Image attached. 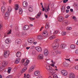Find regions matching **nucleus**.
<instances>
[{"mask_svg":"<svg viewBox=\"0 0 78 78\" xmlns=\"http://www.w3.org/2000/svg\"><path fill=\"white\" fill-rule=\"evenodd\" d=\"M73 19H74V20H76V17H75V16H73Z\"/></svg>","mask_w":78,"mask_h":78,"instance_id":"338daca9","label":"nucleus"},{"mask_svg":"<svg viewBox=\"0 0 78 78\" xmlns=\"http://www.w3.org/2000/svg\"><path fill=\"white\" fill-rule=\"evenodd\" d=\"M56 53L55 52H53L52 54V55H56Z\"/></svg>","mask_w":78,"mask_h":78,"instance_id":"e2e57ef3","label":"nucleus"},{"mask_svg":"<svg viewBox=\"0 0 78 78\" xmlns=\"http://www.w3.org/2000/svg\"><path fill=\"white\" fill-rule=\"evenodd\" d=\"M66 71L65 70H62L61 71V72L62 73V75H64V73H65V72H66Z\"/></svg>","mask_w":78,"mask_h":78,"instance_id":"79ce46f5","label":"nucleus"},{"mask_svg":"<svg viewBox=\"0 0 78 78\" xmlns=\"http://www.w3.org/2000/svg\"><path fill=\"white\" fill-rule=\"evenodd\" d=\"M51 74L52 75H55V72H53V73H51Z\"/></svg>","mask_w":78,"mask_h":78,"instance_id":"0e129e2a","label":"nucleus"},{"mask_svg":"<svg viewBox=\"0 0 78 78\" xmlns=\"http://www.w3.org/2000/svg\"><path fill=\"white\" fill-rule=\"evenodd\" d=\"M63 75L65 76H66V75H67V72L66 71L64 73Z\"/></svg>","mask_w":78,"mask_h":78,"instance_id":"c03bdc74","label":"nucleus"},{"mask_svg":"<svg viewBox=\"0 0 78 78\" xmlns=\"http://www.w3.org/2000/svg\"><path fill=\"white\" fill-rule=\"evenodd\" d=\"M29 11L30 12H32V11H33V8H32V7L31 6L29 7Z\"/></svg>","mask_w":78,"mask_h":78,"instance_id":"a878e982","label":"nucleus"},{"mask_svg":"<svg viewBox=\"0 0 78 78\" xmlns=\"http://www.w3.org/2000/svg\"><path fill=\"white\" fill-rule=\"evenodd\" d=\"M21 62L22 63H23L25 62V59H23L22 60Z\"/></svg>","mask_w":78,"mask_h":78,"instance_id":"603ef678","label":"nucleus"},{"mask_svg":"<svg viewBox=\"0 0 78 78\" xmlns=\"http://www.w3.org/2000/svg\"><path fill=\"white\" fill-rule=\"evenodd\" d=\"M66 30H68L69 31V30H72V27H68L66 28Z\"/></svg>","mask_w":78,"mask_h":78,"instance_id":"37998d69","label":"nucleus"},{"mask_svg":"<svg viewBox=\"0 0 78 78\" xmlns=\"http://www.w3.org/2000/svg\"><path fill=\"white\" fill-rule=\"evenodd\" d=\"M5 68V66H0V71H2L3 69Z\"/></svg>","mask_w":78,"mask_h":78,"instance_id":"2f4dec72","label":"nucleus"},{"mask_svg":"<svg viewBox=\"0 0 78 78\" xmlns=\"http://www.w3.org/2000/svg\"><path fill=\"white\" fill-rule=\"evenodd\" d=\"M23 29L25 30H28L30 29V27L28 25H26L24 26Z\"/></svg>","mask_w":78,"mask_h":78,"instance_id":"20e7f679","label":"nucleus"},{"mask_svg":"<svg viewBox=\"0 0 78 78\" xmlns=\"http://www.w3.org/2000/svg\"><path fill=\"white\" fill-rule=\"evenodd\" d=\"M67 9H70V7L69 6H68L66 7Z\"/></svg>","mask_w":78,"mask_h":78,"instance_id":"774afa93","label":"nucleus"},{"mask_svg":"<svg viewBox=\"0 0 78 78\" xmlns=\"http://www.w3.org/2000/svg\"><path fill=\"white\" fill-rule=\"evenodd\" d=\"M29 62H30V61H29V60H27L24 64V66H27Z\"/></svg>","mask_w":78,"mask_h":78,"instance_id":"412c9836","label":"nucleus"},{"mask_svg":"<svg viewBox=\"0 0 78 78\" xmlns=\"http://www.w3.org/2000/svg\"><path fill=\"white\" fill-rule=\"evenodd\" d=\"M76 53L78 55V49H77L75 51Z\"/></svg>","mask_w":78,"mask_h":78,"instance_id":"bf43d9fd","label":"nucleus"},{"mask_svg":"<svg viewBox=\"0 0 78 78\" xmlns=\"http://www.w3.org/2000/svg\"><path fill=\"white\" fill-rule=\"evenodd\" d=\"M37 78H42V76L41 75H39L37 77Z\"/></svg>","mask_w":78,"mask_h":78,"instance_id":"052dcab7","label":"nucleus"},{"mask_svg":"<svg viewBox=\"0 0 78 78\" xmlns=\"http://www.w3.org/2000/svg\"><path fill=\"white\" fill-rule=\"evenodd\" d=\"M58 20L59 22H61V21H63L64 18L62 16H60L58 17Z\"/></svg>","mask_w":78,"mask_h":78,"instance_id":"f8f14e48","label":"nucleus"},{"mask_svg":"<svg viewBox=\"0 0 78 78\" xmlns=\"http://www.w3.org/2000/svg\"><path fill=\"white\" fill-rule=\"evenodd\" d=\"M11 68H9L7 71L8 73H10V72H11Z\"/></svg>","mask_w":78,"mask_h":78,"instance_id":"58836bf2","label":"nucleus"},{"mask_svg":"<svg viewBox=\"0 0 78 78\" xmlns=\"http://www.w3.org/2000/svg\"><path fill=\"white\" fill-rule=\"evenodd\" d=\"M65 10H66V7L65 6H63L62 8V12H65Z\"/></svg>","mask_w":78,"mask_h":78,"instance_id":"cd10ccee","label":"nucleus"},{"mask_svg":"<svg viewBox=\"0 0 78 78\" xmlns=\"http://www.w3.org/2000/svg\"><path fill=\"white\" fill-rule=\"evenodd\" d=\"M51 71H50V73H53V72H54V71H55V70L53 69H52L51 70H50Z\"/></svg>","mask_w":78,"mask_h":78,"instance_id":"49530a36","label":"nucleus"},{"mask_svg":"<svg viewBox=\"0 0 78 78\" xmlns=\"http://www.w3.org/2000/svg\"><path fill=\"white\" fill-rule=\"evenodd\" d=\"M20 58H18L16 59V61L15 62V63L16 64H18L19 62V61H20Z\"/></svg>","mask_w":78,"mask_h":78,"instance_id":"bb28decb","label":"nucleus"},{"mask_svg":"<svg viewBox=\"0 0 78 78\" xmlns=\"http://www.w3.org/2000/svg\"><path fill=\"white\" fill-rule=\"evenodd\" d=\"M36 49L38 51L41 52L42 51V48L40 47H37L36 48Z\"/></svg>","mask_w":78,"mask_h":78,"instance_id":"ddd939ff","label":"nucleus"},{"mask_svg":"<svg viewBox=\"0 0 78 78\" xmlns=\"http://www.w3.org/2000/svg\"><path fill=\"white\" fill-rule=\"evenodd\" d=\"M56 37L55 35H52L50 37H49V39L51 40L53 39H54L55 37Z\"/></svg>","mask_w":78,"mask_h":78,"instance_id":"72a5a7b5","label":"nucleus"},{"mask_svg":"<svg viewBox=\"0 0 78 78\" xmlns=\"http://www.w3.org/2000/svg\"><path fill=\"white\" fill-rule=\"evenodd\" d=\"M23 35H26L27 34V33L26 32H23L22 33Z\"/></svg>","mask_w":78,"mask_h":78,"instance_id":"864d4df0","label":"nucleus"},{"mask_svg":"<svg viewBox=\"0 0 78 78\" xmlns=\"http://www.w3.org/2000/svg\"><path fill=\"white\" fill-rule=\"evenodd\" d=\"M41 14H42V12H39L37 14V16L38 17V16H40Z\"/></svg>","mask_w":78,"mask_h":78,"instance_id":"a19ab883","label":"nucleus"},{"mask_svg":"<svg viewBox=\"0 0 78 78\" xmlns=\"http://www.w3.org/2000/svg\"><path fill=\"white\" fill-rule=\"evenodd\" d=\"M69 76L70 78H75V74L73 73H70L69 75Z\"/></svg>","mask_w":78,"mask_h":78,"instance_id":"6e6552de","label":"nucleus"},{"mask_svg":"<svg viewBox=\"0 0 78 78\" xmlns=\"http://www.w3.org/2000/svg\"><path fill=\"white\" fill-rule=\"evenodd\" d=\"M63 65L65 67H68V66H69V65L68 64L66 63H64Z\"/></svg>","mask_w":78,"mask_h":78,"instance_id":"f704fd0d","label":"nucleus"},{"mask_svg":"<svg viewBox=\"0 0 78 78\" xmlns=\"http://www.w3.org/2000/svg\"><path fill=\"white\" fill-rule=\"evenodd\" d=\"M11 30H10L9 31L8 33H7V34H11Z\"/></svg>","mask_w":78,"mask_h":78,"instance_id":"09e8293b","label":"nucleus"},{"mask_svg":"<svg viewBox=\"0 0 78 78\" xmlns=\"http://www.w3.org/2000/svg\"><path fill=\"white\" fill-rule=\"evenodd\" d=\"M41 73L39 71H36L34 72V75L35 76H39L40 75Z\"/></svg>","mask_w":78,"mask_h":78,"instance_id":"423d86ee","label":"nucleus"},{"mask_svg":"<svg viewBox=\"0 0 78 78\" xmlns=\"http://www.w3.org/2000/svg\"><path fill=\"white\" fill-rule=\"evenodd\" d=\"M47 35H48V32L46 31H44L43 34V36L45 37L47 36Z\"/></svg>","mask_w":78,"mask_h":78,"instance_id":"4468645a","label":"nucleus"},{"mask_svg":"<svg viewBox=\"0 0 78 78\" xmlns=\"http://www.w3.org/2000/svg\"><path fill=\"white\" fill-rule=\"evenodd\" d=\"M64 22L65 23H68V21H67V20H66Z\"/></svg>","mask_w":78,"mask_h":78,"instance_id":"680f3d73","label":"nucleus"},{"mask_svg":"<svg viewBox=\"0 0 78 78\" xmlns=\"http://www.w3.org/2000/svg\"><path fill=\"white\" fill-rule=\"evenodd\" d=\"M54 42L56 43H58L59 42V39H56L54 41Z\"/></svg>","mask_w":78,"mask_h":78,"instance_id":"ea45409f","label":"nucleus"},{"mask_svg":"<svg viewBox=\"0 0 78 78\" xmlns=\"http://www.w3.org/2000/svg\"><path fill=\"white\" fill-rule=\"evenodd\" d=\"M57 54H61V51H57Z\"/></svg>","mask_w":78,"mask_h":78,"instance_id":"de8ad7c7","label":"nucleus"},{"mask_svg":"<svg viewBox=\"0 0 78 78\" xmlns=\"http://www.w3.org/2000/svg\"><path fill=\"white\" fill-rule=\"evenodd\" d=\"M15 9L17 11V10H18V9L19 8V5L18 4H16L15 5Z\"/></svg>","mask_w":78,"mask_h":78,"instance_id":"5701e85b","label":"nucleus"},{"mask_svg":"<svg viewBox=\"0 0 78 78\" xmlns=\"http://www.w3.org/2000/svg\"><path fill=\"white\" fill-rule=\"evenodd\" d=\"M27 69V66H25V67H24L23 68L22 71H21V73H24V72H25L26 71Z\"/></svg>","mask_w":78,"mask_h":78,"instance_id":"9b49d317","label":"nucleus"},{"mask_svg":"<svg viewBox=\"0 0 78 78\" xmlns=\"http://www.w3.org/2000/svg\"><path fill=\"white\" fill-rule=\"evenodd\" d=\"M48 55V51L47 49H45L44 51V55L47 56Z\"/></svg>","mask_w":78,"mask_h":78,"instance_id":"0eeeda50","label":"nucleus"},{"mask_svg":"<svg viewBox=\"0 0 78 78\" xmlns=\"http://www.w3.org/2000/svg\"><path fill=\"white\" fill-rule=\"evenodd\" d=\"M69 9H66V13H68V12H69Z\"/></svg>","mask_w":78,"mask_h":78,"instance_id":"13d9d810","label":"nucleus"},{"mask_svg":"<svg viewBox=\"0 0 78 78\" xmlns=\"http://www.w3.org/2000/svg\"><path fill=\"white\" fill-rule=\"evenodd\" d=\"M58 33V31L57 30H55L54 31V34H57Z\"/></svg>","mask_w":78,"mask_h":78,"instance_id":"8fccbe9b","label":"nucleus"},{"mask_svg":"<svg viewBox=\"0 0 78 78\" xmlns=\"http://www.w3.org/2000/svg\"><path fill=\"white\" fill-rule=\"evenodd\" d=\"M74 5L75 6V7H76V8H78V4H76Z\"/></svg>","mask_w":78,"mask_h":78,"instance_id":"6e6d98bb","label":"nucleus"},{"mask_svg":"<svg viewBox=\"0 0 78 78\" xmlns=\"http://www.w3.org/2000/svg\"><path fill=\"white\" fill-rule=\"evenodd\" d=\"M9 12H7L5 13V17H8L9 16Z\"/></svg>","mask_w":78,"mask_h":78,"instance_id":"393cba45","label":"nucleus"},{"mask_svg":"<svg viewBox=\"0 0 78 78\" xmlns=\"http://www.w3.org/2000/svg\"><path fill=\"white\" fill-rule=\"evenodd\" d=\"M12 10L11 7L10 6H9L8 7V12H11V11Z\"/></svg>","mask_w":78,"mask_h":78,"instance_id":"c756f323","label":"nucleus"},{"mask_svg":"<svg viewBox=\"0 0 78 78\" xmlns=\"http://www.w3.org/2000/svg\"><path fill=\"white\" fill-rule=\"evenodd\" d=\"M22 8H20L19 9V13L20 14H22Z\"/></svg>","mask_w":78,"mask_h":78,"instance_id":"c85d7f7f","label":"nucleus"},{"mask_svg":"<svg viewBox=\"0 0 78 78\" xmlns=\"http://www.w3.org/2000/svg\"><path fill=\"white\" fill-rule=\"evenodd\" d=\"M49 24L48 23H46L45 28L47 29H48V28H49V25H48Z\"/></svg>","mask_w":78,"mask_h":78,"instance_id":"7c9ffc66","label":"nucleus"},{"mask_svg":"<svg viewBox=\"0 0 78 78\" xmlns=\"http://www.w3.org/2000/svg\"><path fill=\"white\" fill-rule=\"evenodd\" d=\"M6 10V8L4 6H2L1 7V11L2 12H4V11H5Z\"/></svg>","mask_w":78,"mask_h":78,"instance_id":"a211bd4d","label":"nucleus"},{"mask_svg":"<svg viewBox=\"0 0 78 78\" xmlns=\"http://www.w3.org/2000/svg\"><path fill=\"white\" fill-rule=\"evenodd\" d=\"M9 51H7L4 52V57L6 58L9 57Z\"/></svg>","mask_w":78,"mask_h":78,"instance_id":"7ed1b4c3","label":"nucleus"},{"mask_svg":"<svg viewBox=\"0 0 78 78\" xmlns=\"http://www.w3.org/2000/svg\"><path fill=\"white\" fill-rule=\"evenodd\" d=\"M60 47L61 49H64V48H66V45L65 44H61Z\"/></svg>","mask_w":78,"mask_h":78,"instance_id":"2eb2a0df","label":"nucleus"},{"mask_svg":"<svg viewBox=\"0 0 78 78\" xmlns=\"http://www.w3.org/2000/svg\"><path fill=\"white\" fill-rule=\"evenodd\" d=\"M4 17L5 20H7V19H8V16H4Z\"/></svg>","mask_w":78,"mask_h":78,"instance_id":"5fc2aeb1","label":"nucleus"},{"mask_svg":"<svg viewBox=\"0 0 78 78\" xmlns=\"http://www.w3.org/2000/svg\"><path fill=\"white\" fill-rule=\"evenodd\" d=\"M23 6L24 8H26V7H27L28 6V3L25 1L23 2Z\"/></svg>","mask_w":78,"mask_h":78,"instance_id":"1a4fd4ad","label":"nucleus"},{"mask_svg":"<svg viewBox=\"0 0 78 78\" xmlns=\"http://www.w3.org/2000/svg\"><path fill=\"white\" fill-rule=\"evenodd\" d=\"M12 78V76H9L6 77V78Z\"/></svg>","mask_w":78,"mask_h":78,"instance_id":"3c124183","label":"nucleus"},{"mask_svg":"<svg viewBox=\"0 0 78 78\" xmlns=\"http://www.w3.org/2000/svg\"><path fill=\"white\" fill-rule=\"evenodd\" d=\"M67 2H68V0H64L63 1V2L64 3H66Z\"/></svg>","mask_w":78,"mask_h":78,"instance_id":"4d7b16f0","label":"nucleus"},{"mask_svg":"<svg viewBox=\"0 0 78 78\" xmlns=\"http://www.w3.org/2000/svg\"><path fill=\"white\" fill-rule=\"evenodd\" d=\"M26 78H31V76L29 74H27V76L26 77Z\"/></svg>","mask_w":78,"mask_h":78,"instance_id":"4c0bfd02","label":"nucleus"},{"mask_svg":"<svg viewBox=\"0 0 78 78\" xmlns=\"http://www.w3.org/2000/svg\"><path fill=\"white\" fill-rule=\"evenodd\" d=\"M29 19H30V20H34V19H35V18L30 17L29 18Z\"/></svg>","mask_w":78,"mask_h":78,"instance_id":"a18cd8bd","label":"nucleus"},{"mask_svg":"<svg viewBox=\"0 0 78 78\" xmlns=\"http://www.w3.org/2000/svg\"><path fill=\"white\" fill-rule=\"evenodd\" d=\"M21 55H22V54L20 51H18L16 53V56L17 58H20L21 56Z\"/></svg>","mask_w":78,"mask_h":78,"instance_id":"39448f33","label":"nucleus"},{"mask_svg":"<svg viewBox=\"0 0 78 78\" xmlns=\"http://www.w3.org/2000/svg\"><path fill=\"white\" fill-rule=\"evenodd\" d=\"M37 38L39 40H41L43 39V37L41 35H40L37 37Z\"/></svg>","mask_w":78,"mask_h":78,"instance_id":"b1692460","label":"nucleus"},{"mask_svg":"<svg viewBox=\"0 0 78 78\" xmlns=\"http://www.w3.org/2000/svg\"><path fill=\"white\" fill-rule=\"evenodd\" d=\"M28 42L29 43H33L34 42V39L31 38L28 39Z\"/></svg>","mask_w":78,"mask_h":78,"instance_id":"9d476101","label":"nucleus"},{"mask_svg":"<svg viewBox=\"0 0 78 78\" xmlns=\"http://www.w3.org/2000/svg\"><path fill=\"white\" fill-rule=\"evenodd\" d=\"M5 64H6V62H5V61H3L2 63V66L5 67Z\"/></svg>","mask_w":78,"mask_h":78,"instance_id":"c9c22d12","label":"nucleus"},{"mask_svg":"<svg viewBox=\"0 0 78 78\" xmlns=\"http://www.w3.org/2000/svg\"><path fill=\"white\" fill-rule=\"evenodd\" d=\"M34 69V66H32L29 69V72H31Z\"/></svg>","mask_w":78,"mask_h":78,"instance_id":"4be33fe9","label":"nucleus"},{"mask_svg":"<svg viewBox=\"0 0 78 78\" xmlns=\"http://www.w3.org/2000/svg\"><path fill=\"white\" fill-rule=\"evenodd\" d=\"M46 68L47 70H51V67H50V66H46Z\"/></svg>","mask_w":78,"mask_h":78,"instance_id":"dca6fc26","label":"nucleus"},{"mask_svg":"<svg viewBox=\"0 0 78 78\" xmlns=\"http://www.w3.org/2000/svg\"><path fill=\"white\" fill-rule=\"evenodd\" d=\"M61 34L62 35V36H65V35L66 34V32H62L61 33Z\"/></svg>","mask_w":78,"mask_h":78,"instance_id":"e433bc0d","label":"nucleus"},{"mask_svg":"<svg viewBox=\"0 0 78 78\" xmlns=\"http://www.w3.org/2000/svg\"><path fill=\"white\" fill-rule=\"evenodd\" d=\"M16 42L18 44H21L22 41L20 39H17L16 41Z\"/></svg>","mask_w":78,"mask_h":78,"instance_id":"f3484780","label":"nucleus"},{"mask_svg":"<svg viewBox=\"0 0 78 78\" xmlns=\"http://www.w3.org/2000/svg\"><path fill=\"white\" fill-rule=\"evenodd\" d=\"M38 58L40 59H42L44 58V55L42 54H40L38 55Z\"/></svg>","mask_w":78,"mask_h":78,"instance_id":"6ab92c4d","label":"nucleus"},{"mask_svg":"<svg viewBox=\"0 0 78 78\" xmlns=\"http://www.w3.org/2000/svg\"><path fill=\"white\" fill-rule=\"evenodd\" d=\"M7 36L6 35H5L4 37L5 39V42L6 44H9L11 42V40L8 37H6Z\"/></svg>","mask_w":78,"mask_h":78,"instance_id":"f03ea898","label":"nucleus"},{"mask_svg":"<svg viewBox=\"0 0 78 78\" xmlns=\"http://www.w3.org/2000/svg\"><path fill=\"white\" fill-rule=\"evenodd\" d=\"M52 47L54 50H56L59 47V44L55 42L52 44Z\"/></svg>","mask_w":78,"mask_h":78,"instance_id":"f257e3e1","label":"nucleus"},{"mask_svg":"<svg viewBox=\"0 0 78 78\" xmlns=\"http://www.w3.org/2000/svg\"><path fill=\"white\" fill-rule=\"evenodd\" d=\"M50 5H49L48 6V8H47V9H45V10H44V12H48V11L49 10H50V8H49Z\"/></svg>","mask_w":78,"mask_h":78,"instance_id":"aec40b11","label":"nucleus"},{"mask_svg":"<svg viewBox=\"0 0 78 78\" xmlns=\"http://www.w3.org/2000/svg\"><path fill=\"white\" fill-rule=\"evenodd\" d=\"M75 69H76V70H78V66H76L75 67Z\"/></svg>","mask_w":78,"mask_h":78,"instance_id":"69168bd1","label":"nucleus"},{"mask_svg":"<svg viewBox=\"0 0 78 78\" xmlns=\"http://www.w3.org/2000/svg\"><path fill=\"white\" fill-rule=\"evenodd\" d=\"M71 48L74 49L75 48V45L72 44L70 46Z\"/></svg>","mask_w":78,"mask_h":78,"instance_id":"473e14b6","label":"nucleus"}]
</instances>
